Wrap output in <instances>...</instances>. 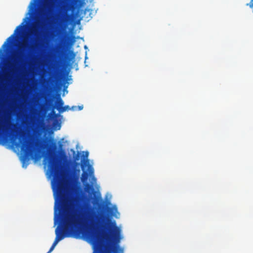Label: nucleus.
<instances>
[{"mask_svg":"<svg viewBox=\"0 0 253 253\" xmlns=\"http://www.w3.org/2000/svg\"><path fill=\"white\" fill-rule=\"evenodd\" d=\"M47 160L48 169L53 176L52 186L55 197L54 218L61 219L63 227L55 230L56 238L53 242H58L65 237H78L81 234L93 247V253H123L120 248L121 230L115 221L110 223L109 234L102 228V214L92 208L79 211L70 210L71 192L69 183L63 173L58 158L49 155Z\"/></svg>","mask_w":253,"mask_h":253,"instance_id":"1","label":"nucleus"},{"mask_svg":"<svg viewBox=\"0 0 253 253\" xmlns=\"http://www.w3.org/2000/svg\"><path fill=\"white\" fill-rule=\"evenodd\" d=\"M12 107L8 110L2 111V116L0 117V142L2 140H10L11 146L15 148H21L23 153L22 158L23 167L25 162H28L34 153L33 144L26 137H24L26 133L21 128V126L27 125L31 118L29 113L22 115L21 124L15 122L11 117L15 114Z\"/></svg>","mask_w":253,"mask_h":253,"instance_id":"2","label":"nucleus"},{"mask_svg":"<svg viewBox=\"0 0 253 253\" xmlns=\"http://www.w3.org/2000/svg\"><path fill=\"white\" fill-rule=\"evenodd\" d=\"M34 35L36 36L35 42L32 45L23 43L22 50L20 49L19 54L12 57V62H8L7 64V70L3 72L1 78V82L4 89L7 88V86L10 85L20 75L30 51L38 49L42 45L43 40V35L34 27Z\"/></svg>","mask_w":253,"mask_h":253,"instance_id":"3","label":"nucleus"},{"mask_svg":"<svg viewBox=\"0 0 253 253\" xmlns=\"http://www.w3.org/2000/svg\"><path fill=\"white\" fill-rule=\"evenodd\" d=\"M24 22L18 26L14 30V33L8 37L6 41L0 48V59H2L4 57V50L7 49L10 45L14 42L16 37L19 36L22 32L25 27Z\"/></svg>","mask_w":253,"mask_h":253,"instance_id":"4","label":"nucleus"},{"mask_svg":"<svg viewBox=\"0 0 253 253\" xmlns=\"http://www.w3.org/2000/svg\"><path fill=\"white\" fill-rule=\"evenodd\" d=\"M86 166H88V170L89 171V173L90 174H92L93 173V169L91 165L89 164V162L88 160H86L84 164L82 165V169L83 171L82 177H81V180L83 182H84L86 181L87 179L88 176V173L87 171L84 170V167Z\"/></svg>","mask_w":253,"mask_h":253,"instance_id":"5","label":"nucleus"},{"mask_svg":"<svg viewBox=\"0 0 253 253\" xmlns=\"http://www.w3.org/2000/svg\"><path fill=\"white\" fill-rule=\"evenodd\" d=\"M56 0H45V5L47 6L48 9L50 10V8L54 7L55 5Z\"/></svg>","mask_w":253,"mask_h":253,"instance_id":"6","label":"nucleus"},{"mask_svg":"<svg viewBox=\"0 0 253 253\" xmlns=\"http://www.w3.org/2000/svg\"><path fill=\"white\" fill-rule=\"evenodd\" d=\"M57 109L60 113H63L67 110H69L70 107L68 105H66L65 106H63V107H58Z\"/></svg>","mask_w":253,"mask_h":253,"instance_id":"7","label":"nucleus"},{"mask_svg":"<svg viewBox=\"0 0 253 253\" xmlns=\"http://www.w3.org/2000/svg\"><path fill=\"white\" fill-rule=\"evenodd\" d=\"M57 103V108L58 107H63V105H64V102L60 97H59L58 98Z\"/></svg>","mask_w":253,"mask_h":253,"instance_id":"8","label":"nucleus"},{"mask_svg":"<svg viewBox=\"0 0 253 253\" xmlns=\"http://www.w3.org/2000/svg\"><path fill=\"white\" fill-rule=\"evenodd\" d=\"M56 245H57V244L53 243L51 247H50V248L49 251L47 252V253H50V252H51L54 250V248L55 247V246Z\"/></svg>","mask_w":253,"mask_h":253,"instance_id":"9","label":"nucleus"},{"mask_svg":"<svg viewBox=\"0 0 253 253\" xmlns=\"http://www.w3.org/2000/svg\"><path fill=\"white\" fill-rule=\"evenodd\" d=\"M247 5H249L250 7L253 8V0H251L250 3L247 4Z\"/></svg>","mask_w":253,"mask_h":253,"instance_id":"10","label":"nucleus"},{"mask_svg":"<svg viewBox=\"0 0 253 253\" xmlns=\"http://www.w3.org/2000/svg\"><path fill=\"white\" fill-rule=\"evenodd\" d=\"M79 110H81L83 108V106H78Z\"/></svg>","mask_w":253,"mask_h":253,"instance_id":"11","label":"nucleus"},{"mask_svg":"<svg viewBox=\"0 0 253 253\" xmlns=\"http://www.w3.org/2000/svg\"><path fill=\"white\" fill-rule=\"evenodd\" d=\"M87 187H88V188H92L91 185H89V184H87Z\"/></svg>","mask_w":253,"mask_h":253,"instance_id":"12","label":"nucleus"},{"mask_svg":"<svg viewBox=\"0 0 253 253\" xmlns=\"http://www.w3.org/2000/svg\"><path fill=\"white\" fill-rule=\"evenodd\" d=\"M76 107H77L76 106H73V107H72V109L73 110H75V108H76Z\"/></svg>","mask_w":253,"mask_h":253,"instance_id":"13","label":"nucleus"}]
</instances>
